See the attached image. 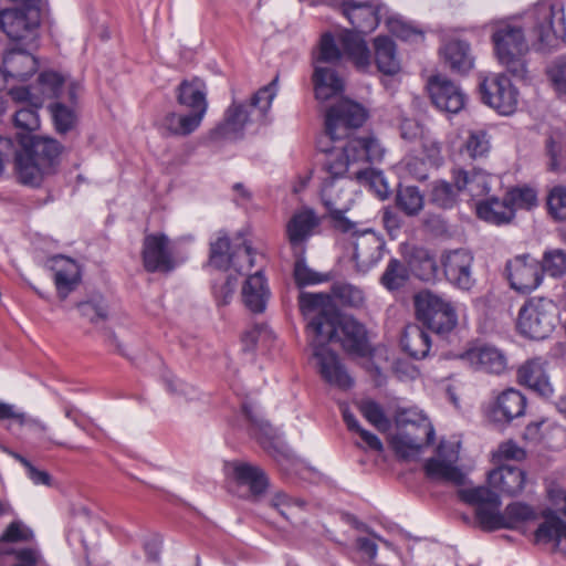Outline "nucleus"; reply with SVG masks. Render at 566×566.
Segmentation results:
<instances>
[{"label":"nucleus","instance_id":"f257e3e1","mask_svg":"<svg viewBox=\"0 0 566 566\" xmlns=\"http://www.w3.org/2000/svg\"><path fill=\"white\" fill-rule=\"evenodd\" d=\"M366 118L367 113L361 105L343 99L327 109L325 135L318 140V148L326 154L322 200L334 220V227L344 233L350 232L356 226L345 217L350 198L344 193L343 177L348 175L353 178L350 169L356 165L381 161L385 156V148L374 136L350 138L353 130L360 127Z\"/></svg>","mask_w":566,"mask_h":566},{"label":"nucleus","instance_id":"f03ea898","mask_svg":"<svg viewBox=\"0 0 566 566\" xmlns=\"http://www.w3.org/2000/svg\"><path fill=\"white\" fill-rule=\"evenodd\" d=\"M458 495L467 504L475 506L476 518L484 530L523 528L538 520L541 512L523 502L509 504L500 512L501 499L486 486L460 489Z\"/></svg>","mask_w":566,"mask_h":566},{"label":"nucleus","instance_id":"7ed1b4c3","mask_svg":"<svg viewBox=\"0 0 566 566\" xmlns=\"http://www.w3.org/2000/svg\"><path fill=\"white\" fill-rule=\"evenodd\" d=\"M276 83L277 77L260 88L249 102H238L233 98L216 134L222 138L237 139L241 138L245 132L264 125L276 95Z\"/></svg>","mask_w":566,"mask_h":566},{"label":"nucleus","instance_id":"20e7f679","mask_svg":"<svg viewBox=\"0 0 566 566\" xmlns=\"http://www.w3.org/2000/svg\"><path fill=\"white\" fill-rule=\"evenodd\" d=\"M399 431L390 439L394 451L403 459H416L434 440L429 418L417 407L401 408L396 413Z\"/></svg>","mask_w":566,"mask_h":566},{"label":"nucleus","instance_id":"39448f33","mask_svg":"<svg viewBox=\"0 0 566 566\" xmlns=\"http://www.w3.org/2000/svg\"><path fill=\"white\" fill-rule=\"evenodd\" d=\"M343 56H346L359 71L366 72L371 66V54L364 36L354 31H344L337 40L331 33L322 35L318 50L314 55V67L326 64L333 67Z\"/></svg>","mask_w":566,"mask_h":566},{"label":"nucleus","instance_id":"423d86ee","mask_svg":"<svg viewBox=\"0 0 566 566\" xmlns=\"http://www.w3.org/2000/svg\"><path fill=\"white\" fill-rule=\"evenodd\" d=\"M492 42L495 55L512 75L524 77L526 64L524 56L528 51L523 28L516 21H501L494 25Z\"/></svg>","mask_w":566,"mask_h":566},{"label":"nucleus","instance_id":"0eeeda50","mask_svg":"<svg viewBox=\"0 0 566 566\" xmlns=\"http://www.w3.org/2000/svg\"><path fill=\"white\" fill-rule=\"evenodd\" d=\"M530 19L533 21V33L536 36L539 50L558 48L565 40L566 25L564 7L557 0L538 2Z\"/></svg>","mask_w":566,"mask_h":566},{"label":"nucleus","instance_id":"6e6552de","mask_svg":"<svg viewBox=\"0 0 566 566\" xmlns=\"http://www.w3.org/2000/svg\"><path fill=\"white\" fill-rule=\"evenodd\" d=\"M417 318L437 334L451 332L458 323L455 307L448 298L424 290L415 295Z\"/></svg>","mask_w":566,"mask_h":566},{"label":"nucleus","instance_id":"1a4fd4ad","mask_svg":"<svg viewBox=\"0 0 566 566\" xmlns=\"http://www.w3.org/2000/svg\"><path fill=\"white\" fill-rule=\"evenodd\" d=\"M556 305L546 297H532L520 310L517 328L532 339H544L551 335L556 324Z\"/></svg>","mask_w":566,"mask_h":566},{"label":"nucleus","instance_id":"9d476101","mask_svg":"<svg viewBox=\"0 0 566 566\" xmlns=\"http://www.w3.org/2000/svg\"><path fill=\"white\" fill-rule=\"evenodd\" d=\"M482 101L502 115L513 114L518 104V91L503 73L484 76L480 84Z\"/></svg>","mask_w":566,"mask_h":566},{"label":"nucleus","instance_id":"9b49d317","mask_svg":"<svg viewBox=\"0 0 566 566\" xmlns=\"http://www.w3.org/2000/svg\"><path fill=\"white\" fill-rule=\"evenodd\" d=\"M459 443L440 441L436 455L426 461L423 470L426 475L436 481L462 485L465 474L458 465Z\"/></svg>","mask_w":566,"mask_h":566},{"label":"nucleus","instance_id":"f8f14e48","mask_svg":"<svg viewBox=\"0 0 566 566\" xmlns=\"http://www.w3.org/2000/svg\"><path fill=\"white\" fill-rule=\"evenodd\" d=\"M326 297L323 294L303 293L300 307L307 319V332L312 339L328 338L337 332L335 317L325 312Z\"/></svg>","mask_w":566,"mask_h":566},{"label":"nucleus","instance_id":"ddd939ff","mask_svg":"<svg viewBox=\"0 0 566 566\" xmlns=\"http://www.w3.org/2000/svg\"><path fill=\"white\" fill-rule=\"evenodd\" d=\"M39 25L38 9H7L0 12V28L12 41H34Z\"/></svg>","mask_w":566,"mask_h":566},{"label":"nucleus","instance_id":"4468645a","mask_svg":"<svg viewBox=\"0 0 566 566\" xmlns=\"http://www.w3.org/2000/svg\"><path fill=\"white\" fill-rule=\"evenodd\" d=\"M313 356L321 377L331 386L339 389H349L354 380L347 373L338 356L332 352L326 344L318 339H312Z\"/></svg>","mask_w":566,"mask_h":566},{"label":"nucleus","instance_id":"2eb2a0df","mask_svg":"<svg viewBox=\"0 0 566 566\" xmlns=\"http://www.w3.org/2000/svg\"><path fill=\"white\" fill-rule=\"evenodd\" d=\"M427 87L433 105L442 112L457 114L465 105L462 90L446 76H431Z\"/></svg>","mask_w":566,"mask_h":566},{"label":"nucleus","instance_id":"dca6fc26","mask_svg":"<svg viewBox=\"0 0 566 566\" xmlns=\"http://www.w3.org/2000/svg\"><path fill=\"white\" fill-rule=\"evenodd\" d=\"M142 256L148 272H169L175 268L172 248L165 234L146 235Z\"/></svg>","mask_w":566,"mask_h":566},{"label":"nucleus","instance_id":"f3484780","mask_svg":"<svg viewBox=\"0 0 566 566\" xmlns=\"http://www.w3.org/2000/svg\"><path fill=\"white\" fill-rule=\"evenodd\" d=\"M350 232L354 237L352 244L354 248L353 259L356 263V269L365 273L381 260L385 242L371 230L358 232L353 229Z\"/></svg>","mask_w":566,"mask_h":566},{"label":"nucleus","instance_id":"a211bd4d","mask_svg":"<svg viewBox=\"0 0 566 566\" xmlns=\"http://www.w3.org/2000/svg\"><path fill=\"white\" fill-rule=\"evenodd\" d=\"M511 287L520 293H530L543 280L539 263L530 256H516L506 264Z\"/></svg>","mask_w":566,"mask_h":566},{"label":"nucleus","instance_id":"6ab92c4d","mask_svg":"<svg viewBox=\"0 0 566 566\" xmlns=\"http://www.w3.org/2000/svg\"><path fill=\"white\" fill-rule=\"evenodd\" d=\"M447 280L461 290H470L474 283L472 277L473 255L464 250L458 249L444 253L441 258Z\"/></svg>","mask_w":566,"mask_h":566},{"label":"nucleus","instance_id":"aec40b11","mask_svg":"<svg viewBox=\"0 0 566 566\" xmlns=\"http://www.w3.org/2000/svg\"><path fill=\"white\" fill-rule=\"evenodd\" d=\"M461 359L476 370L501 375L507 369V356L493 345H480L465 350Z\"/></svg>","mask_w":566,"mask_h":566},{"label":"nucleus","instance_id":"412c9836","mask_svg":"<svg viewBox=\"0 0 566 566\" xmlns=\"http://www.w3.org/2000/svg\"><path fill=\"white\" fill-rule=\"evenodd\" d=\"M335 328L337 332L331 337L319 338L324 344L337 339L343 348L352 354L364 355L367 350L366 329L353 317H335Z\"/></svg>","mask_w":566,"mask_h":566},{"label":"nucleus","instance_id":"4be33fe9","mask_svg":"<svg viewBox=\"0 0 566 566\" xmlns=\"http://www.w3.org/2000/svg\"><path fill=\"white\" fill-rule=\"evenodd\" d=\"M546 361L541 357L530 358L516 371V379L521 386L527 387L543 397L553 394V386L546 373Z\"/></svg>","mask_w":566,"mask_h":566},{"label":"nucleus","instance_id":"5701e85b","mask_svg":"<svg viewBox=\"0 0 566 566\" xmlns=\"http://www.w3.org/2000/svg\"><path fill=\"white\" fill-rule=\"evenodd\" d=\"M526 409L525 396L514 388H507L496 395L490 406L489 416L496 422H511L524 416Z\"/></svg>","mask_w":566,"mask_h":566},{"label":"nucleus","instance_id":"b1692460","mask_svg":"<svg viewBox=\"0 0 566 566\" xmlns=\"http://www.w3.org/2000/svg\"><path fill=\"white\" fill-rule=\"evenodd\" d=\"M319 218L311 208L296 210L286 223L285 232L291 247L302 249L304 243L315 233Z\"/></svg>","mask_w":566,"mask_h":566},{"label":"nucleus","instance_id":"393cba45","mask_svg":"<svg viewBox=\"0 0 566 566\" xmlns=\"http://www.w3.org/2000/svg\"><path fill=\"white\" fill-rule=\"evenodd\" d=\"M343 13L356 30L354 33L361 36L374 31L379 23L377 6L371 1H348L343 4Z\"/></svg>","mask_w":566,"mask_h":566},{"label":"nucleus","instance_id":"a878e982","mask_svg":"<svg viewBox=\"0 0 566 566\" xmlns=\"http://www.w3.org/2000/svg\"><path fill=\"white\" fill-rule=\"evenodd\" d=\"M19 142L21 147H24L40 160L44 167L53 171L63 150L62 145L57 140L45 136L20 135Z\"/></svg>","mask_w":566,"mask_h":566},{"label":"nucleus","instance_id":"bb28decb","mask_svg":"<svg viewBox=\"0 0 566 566\" xmlns=\"http://www.w3.org/2000/svg\"><path fill=\"white\" fill-rule=\"evenodd\" d=\"M14 170L21 184L39 187L44 177L52 172L24 147L18 151L14 150Z\"/></svg>","mask_w":566,"mask_h":566},{"label":"nucleus","instance_id":"cd10ccee","mask_svg":"<svg viewBox=\"0 0 566 566\" xmlns=\"http://www.w3.org/2000/svg\"><path fill=\"white\" fill-rule=\"evenodd\" d=\"M452 178L458 190H467L473 198L488 195L493 184L499 181L496 176H492L482 169H473L472 171L455 169L452 172Z\"/></svg>","mask_w":566,"mask_h":566},{"label":"nucleus","instance_id":"c85d7f7f","mask_svg":"<svg viewBox=\"0 0 566 566\" xmlns=\"http://www.w3.org/2000/svg\"><path fill=\"white\" fill-rule=\"evenodd\" d=\"M539 517L543 521L534 532V542L536 544H553L556 551L559 549L560 543L566 541V522L551 509L543 510Z\"/></svg>","mask_w":566,"mask_h":566},{"label":"nucleus","instance_id":"c756f323","mask_svg":"<svg viewBox=\"0 0 566 566\" xmlns=\"http://www.w3.org/2000/svg\"><path fill=\"white\" fill-rule=\"evenodd\" d=\"M488 482L503 494L515 496L525 488L526 473L517 467L501 465L489 473Z\"/></svg>","mask_w":566,"mask_h":566},{"label":"nucleus","instance_id":"7c9ffc66","mask_svg":"<svg viewBox=\"0 0 566 566\" xmlns=\"http://www.w3.org/2000/svg\"><path fill=\"white\" fill-rule=\"evenodd\" d=\"M271 292L268 280L261 269L248 275L242 287V298L245 306L253 313H262L270 298Z\"/></svg>","mask_w":566,"mask_h":566},{"label":"nucleus","instance_id":"2f4dec72","mask_svg":"<svg viewBox=\"0 0 566 566\" xmlns=\"http://www.w3.org/2000/svg\"><path fill=\"white\" fill-rule=\"evenodd\" d=\"M312 80L315 98L319 102H326L333 97H336L344 91L343 78L332 66H315Z\"/></svg>","mask_w":566,"mask_h":566},{"label":"nucleus","instance_id":"473e14b6","mask_svg":"<svg viewBox=\"0 0 566 566\" xmlns=\"http://www.w3.org/2000/svg\"><path fill=\"white\" fill-rule=\"evenodd\" d=\"M52 270L57 293L65 298L81 280L80 265L70 258L57 255L52 259Z\"/></svg>","mask_w":566,"mask_h":566},{"label":"nucleus","instance_id":"72a5a7b5","mask_svg":"<svg viewBox=\"0 0 566 566\" xmlns=\"http://www.w3.org/2000/svg\"><path fill=\"white\" fill-rule=\"evenodd\" d=\"M227 472L238 485H247L253 496L261 495L268 488V479L259 467L233 462L227 465Z\"/></svg>","mask_w":566,"mask_h":566},{"label":"nucleus","instance_id":"f704fd0d","mask_svg":"<svg viewBox=\"0 0 566 566\" xmlns=\"http://www.w3.org/2000/svg\"><path fill=\"white\" fill-rule=\"evenodd\" d=\"M206 94V85L201 80L184 81L178 87L177 101L189 108L191 114L203 119L208 109Z\"/></svg>","mask_w":566,"mask_h":566},{"label":"nucleus","instance_id":"c9c22d12","mask_svg":"<svg viewBox=\"0 0 566 566\" xmlns=\"http://www.w3.org/2000/svg\"><path fill=\"white\" fill-rule=\"evenodd\" d=\"M3 73L7 77L24 81L38 70L36 59L25 50L12 49L3 56Z\"/></svg>","mask_w":566,"mask_h":566},{"label":"nucleus","instance_id":"e433bc0d","mask_svg":"<svg viewBox=\"0 0 566 566\" xmlns=\"http://www.w3.org/2000/svg\"><path fill=\"white\" fill-rule=\"evenodd\" d=\"M202 118L191 113H167L159 123L160 132L166 136H188L199 128Z\"/></svg>","mask_w":566,"mask_h":566},{"label":"nucleus","instance_id":"4c0bfd02","mask_svg":"<svg viewBox=\"0 0 566 566\" xmlns=\"http://www.w3.org/2000/svg\"><path fill=\"white\" fill-rule=\"evenodd\" d=\"M478 217L493 224H503L510 222L514 218V208L506 199L499 200L491 197L476 205Z\"/></svg>","mask_w":566,"mask_h":566},{"label":"nucleus","instance_id":"58836bf2","mask_svg":"<svg viewBox=\"0 0 566 566\" xmlns=\"http://www.w3.org/2000/svg\"><path fill=\"white\" fill-rule=\"evenodd\" d=\"M401 346L410 357L422 359L429 354L431 339L422 327L408 325L401 338Z\"/></svg>","mask_w":566,"mask_h":566},{"label":"nucleus","instance_id":"ea45409f","mask_svg":"<svg viewBox=\"0 0 566 566\" xmlns=\"http://www.w3.org/2000/svg\"><path fill=\"white\" fill-rule=\"evenodd\" d=\"M376 161H366L356 165L350 169L353 178H355L359 184L368 187L371 191H374L377 197L381 200L387 199L390 190L382 176L381 171L373 169L368 166L364 167L367 164H375Z\"/></svg>","mask_w":566,"mask_h":566},{"label":"nucleus","instance_id":"a19ab883","mask_svg":"<svg viewBox=\"0 0 566 566\" xmlns=\"http://www.w3.org/2000/svg\"><path fill=\"white\" fill-rule=\"evenodd\" d=\"M444 62L452 71L467 73L473 66L470 48L463 41H450L440 50Z\"/></svg>","mask_w":566,"mask_h":566},{"label":"nucleus","instance_id":"79ce46f5","mask_svg":"<svg viewBox=\"0 0 566 566\" xmlns=\"http://www.w3.org/2000/svg\"><path fill=\"white\" fill-rule=\"evenodd\" d=\"M374 44L378 70L387 75L397 74L400 71V62L396 54L394 41L387 36H378Z\"/></svg>","mask_w":566,"mask_h":566},{"label":"nucleus","instance_id":"37998d69","mask_svg":"<svg viewBox=\"0 0 566 566\" xmlns=\"http://www.w3.org/2000/svg\"><path fill=\"white\" fill-rule=\"evenodd\" d=\"M462 151L471 159L488 157L491 151V136L489 132L484 128L468 130L467 138L462 146Z\"/></svg>","mask_w":566,"mask_h":566},{"label":"nucleus","instance_id":"c03bdc74","mask_svg":"<svg viewBox=\"0 0 566 566\" xmlns=\"http://www.w3.org/2000/svg\"><path fill=\"white\" fill-rule=\"evenodd\" d=\"M460 191L455 185L446 180H436L430 185L428 200L438 208L450 209L457 203Z\"/></svg>","mask_w":566,"mask_h":566},{"label":"nucleus","instance_id":"a18cd8bd","mask_svg":"<svg viewBox=\"0 0 566 566\" xmlns=\"http://www.w3.org/2000/svg\"><path fill=\"white\" fill-rule=\"evenodd\" d=\"M396 203L407 216L413 217L423 209L424 198L417 187L400 186L397 190Z\"/></svg>","mask_w":566,"mask_h":566},{"label":"nucleus","instance_id":"49530a36","mask_svg":"<svg viewBox=\"0 0 566 566\" xmlns=\"http://www.w3.org/2000/svg\"><path fill=\"white\" fill-rule=\"evenodd\" d=\"M541 271L551 277L566 276V250L548 249L543 253L539 263Z\"/></svg>","mask_w":566,"mask_h":566},{"label":"nucleus","instance_id":"de8ad7c7","mask_svg":"<svg viewBox=\"0 0 566 566\" xmlns=\"http://www.w3.org/2000/svg\"><path fill=\"white\" fill-rule=\"evenodd\" d=\"M333 297L344 306L361 307L365 303L364 291L347 282H337L332 286Z\"/></svg>","mask_w":566,"mask_h":566},{"label":"nucleus","instance_id":"09e8293b","mask_svg":"<svg viewBox=\"0 0 566 566\" xmlns=\"http://www.w3.org/2000/svg\"><path fill=\"white\" fill-rule=\"evenodd\" d=\"M230 240L227 233L220 231L216 240L210 243V263L218 269H227L230 265Z\"/></svg>","mask_w":566,"mask_h":566},{"label":"nucleus","instance_id":"8fccbe9b","mask_svg":"<svg viewBox=\"0 0 566 566\" xmlns=\"http://www.w3.org/2000/svg\"><path fill=\"white\" fill-rule=\"evenodd\" d=\"M50 112L57 133L65 134L74 128L77 120L74 108L56 102L50 106Z\"/></svg>","mask_w":566,"mask_h":566},{"label":"nucleus","instance_id":"3c124183","mask_svg":"<svg viewBox=\"0 0 566 566\" xmlns=\"http://www.w3.org/2000/svg\"><path fill=\"white\" fill-rule=\"evenodd\" d=\"M270 505L276 510L284 518L292 520L297 517L303 511L304 502L301 500L292 499L283 492H277L271 497Z\"/></svg>","mask_w":566,"mask_h":566},{"label":"nucleus","instance_id":"603ef678","mask_svg":"<svg viewBox=\"0 0 566 566\" xmlns=\"http://www.w3.org/2000/svg\"><path fill=\"white\" fill-rule=\"evenodd\" d=\"M358 409L364 418L379 431H386L390 422L386 417L381 406L374 400L366 399L358 403Z\"/></svg>","mask_w":566,"mask_h":566},{"label":"nucleus","instance_id":"864d4df0","mask_svg":"<svg viewBox=\"0 0 566 566\" xmlns=\"http://www.w3.org/2000/svg\"><path fill=\"white\" fill-rule=\"evenodd\" d=\"M407 268L400 261L395 259L390 260L380 279L381 284L390 291L398 290L407 282Z\"/></svg>","mask_w":566,"mask_h":566},{"label":"nucleus","instance_id":"5fc2aeb1","mask_svg":"<svg viewBox=\"0 0 566 566\" xmlns=\"http://www.w3.org/2000/svg\"><path fill=\"white\" fill-rule=\"evenodd\" d=\"M506 199L514 211L516 209L530 210L537 205V193L531 187H517L506 193Z\"/></svg>","mask_w":566,"mask_h":566},{"label":"nucleus","instance_id":"6e6d98bb","mask_svg":"<svg viewBox=\"0 0 566 566\" xmlns=\"http://www.w3.org/2000/svg\"><path fill=\"white\" fill-rule=\"evenodd\" d=\"M274 338V334L269 326L264 324H259L248 329L243 337L242 342L248 349H252L256 346L269 345Z\"/></svg>","mask_w":566,"mask_h":566},{"label":"nucleus","instance_id":"4d7b16f0","mask_svg":"<svg viewBox=\"0 0 566 566\" xmlns=\"http://www.w3.org/2000/svg\"><path fill=\"white\" fill-rule=\"evenodd\" d=\"M255 263L256 254L252 251L251 247L244 244L231 254L229 266H232L239 273L248 274Z\"/></svg>","mask_w":566,"mask_h":566},{"label":"nucleus","instance_id":"13d9d810","mask_svg":"<svg viewBox=\"0 0 566 566\" xmlns=\"http://www.w3.org/2000/svg\"><path fill=\"white\" fill-rule=\"evenodd\" d=\"M547 207L555 220L566 219V189L562 186L554 187L547 197Z\"/></svg>","mask_w":566,"mask_h":566},{"label":"nucleus","instance_id":"bf43d9fd","mask_svg":"<svg viewBox=\"0 0 566 566\" xmlns=\"http://www.w3.org/2000/svg\"><path fill=\"white\" fill-rule=\"evenodd\" d=\"M38 108L29 105L18 109L14 114V125L27 132L36 130L40 127Z\"/></svg>","mask_w":566,"mask_h":566},{"label":"nucleus","instance_id":"052dcab7","mask_svg":"<svg viewBox=\"0 0 566 566\" xmlns=\"http://www.w3.org/2000/svg\"><path fill=\"white\" fill-rule=\"evenodd\" d=\"M63 77L53 71L42 72L39 76V84L41 86V97L57 96L63 85Z\"/></svg>","mask_w":566,"mask_h":566},{"label":"nucleus","instance_id":"680f3d73","mask_svg":"<svg viewBox=\"0 0 566 566\" xmlns=\"http://www.w3.org/2000/svg\"><path fill=\"white\" fill-rule=\"evenodd\" d=\"M33 532L20 521H14L8 525L0 537V542H30L33 539Z\"/></svg>","mask_w":566,"mask_h":566},{"label":"nucleus","instance_id":"e2e57ef3","mask_svg":"<svg viewBox=\"0 0 566 566\" xmlns=\"http://www.w3.org/2000/svg\"><path fill=\"white\" fill-rule=\"evenodd\" d=\"M547 74L554 90L560 95H566V60L555 62L547 70Z\"/></svg>","mask_w":566,"mask_h":566},{"label":"nucleus","instance_id":"0e129e2a","mask_svg":"<svg viewBox=\"0 0 566 566\" xmlns=\"http://www.w3.org/2000/svg\"><path fill=\"white\" fill-rule=\"evenodd\" d=\"M295 282L300 286L316 284L323 281V277L306 266L302 261H297L294 268Z\"/></svg>","mask_w":566,"mask_h":566},{"label":"nucleus","instance_id":"69168bd1","mask_svg":"<svg viewBox=\"0 0 566 566\" xmlns=\"http://www.w3.org/2000/svg\"><path fill=\"white\" fill-rule=\"evenodd\" d=\"M400 135L408 142L420 139L424 135L423 127L412 118H405L400 124Z\"/></svg>","mask_w":566,"mask_h":566},{"label":"nucleus","instance_id":"338daca9","mask_svg":"<svg viewBox=\"0 0 566 566\" xmlns=\"http://www.w3.org/2000/svg\"><path fill=\"white\" fill-rule=\"evenodd\" d=\"M81 314L87 317L92 323L104 321L107 316L106 307L103 304L84 302L78 305Z\"/></svg>","mask_w":566,"mask_h":566},{"label":"nucleus","instance_id":"774afa93","mask_svg":"<svg viewBox=\"0 0 566 566\" xmlns=\"http://www.w3.org/2000/svg\"><path fill=\"white\" fill-rule=\"evenodd\" d=\"M11 553L20 562L13 566H36L42 559L40 552L33 547L14 549Z\"/></svg>","mask_w":566,"mask_h":566}]
</instances>
